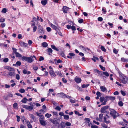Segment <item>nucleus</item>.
Masks as SVG:
<instances>
[{
	"mask_svg": "<svg viewBox=\"0 0 128 128\" xmlns=\"http://www.w3.org/2000/svg\"><path fill=\"white\" fill-rule=\"evenodd\" d=\"M120 78V82L124 84H128V78L124 76L120 72H118Z\"/></svg>",
	"mask_w": 128,
	"mask_h": 128,
	"instance_id": "f257e3e1",
	"label": "nucleus"
},
{
	"mask_svg": "<svg viewBox=\"0 0 128 128\" xmlns=\"http://www.w3.org/2000/svg\"><path fill=\"white\" fill-rule=\"evenodd\" d=\"M110 111L111 112H110V114L113 116L114 118H115L117 116H119V114L114 109H111Z\"/></svg>",
	"mask_w": 128,
	"mask_h": 128,
	"instance_id": "f03ea898",
	"label": "nucleus"
},
{
	"mask_svg": "<svg viewBox=\"0 0 128 128\" xmlns=\"http://www.w3.org/2000/svg\"><path fill=\"white\" fill-rule=\"evenodd\" d=\"M49 120L55 126H56L57 124H58L56 118L53 119L50 118L49 119Z\"/></svg>",
	"mask_w": 128,
	"mask_h": 128,
	"instance_id": "7ed1b4c3",
	"label": "nucleus"
},
{
	"mask_svg": "<svg viewBox=\"0 0 128 128\" xmlns=\"http://www.w3.org/2000/svg\"><path fill=\"white\" fill-rule=\"evenodd\" d=\"M38 33L40 34H43L44 32V31L42 26L40 25L38 26Z\"/></svg>",
	"mask_w": 128,
	"mask_h": 128,
	"instance_id": "20e7f679",
	"label": "nucleus"
},
{
	"mask_svg": "<svg viewBox=\"0 0 128 128\" xmlns=\"http://www.w3.org/2000/svg\"><path fill=\"white\" fill-rule=\"evenodd\" d=\"M23 107L25 108L27 110H29V111H31L33 109V105H32L30 106H28L26 105H23Z\"/></svg>",
	"mask_w": 128,
	"mask_h": 128,
	"instance_id": "39448f33",
	"label": "nucleus"
},
{
	"mask_svg": "<svg viewBox=\"0 0 128 128\" xmlns=\"http://www.w3.org/2000/svg\"><path fill=\"white\" fill-rule=\"evenodd\" d=\"M108 106H106L102 107L101 109L100 112H101L104 113L105 112H106L107 109L108 108Z\"/></svg>",
	"mask_w": 128,
	"mask_h": 128,
	"instance_id": "423d86ee",
	"label": "nucleus"
},
{
	"mask_svg": "<svg viewBox=\"0 0 128 128\" xmlns=\"http://www.w3.org/2000/svg\"><path fill=\"white\" fill-rule=\"evenodd\" d=\"M49 24H50V26L52 28L55 30L56 31H58V29L56 26L54 25L53 24L51 23H50Z\"/></svg>",
	"mask_w": 128,
	"mask_h": 128,
	"instance_id": "0eeeda50",
	"label": "nucleus"
},
{
	"mask_svg": "<svg viewBox=\"0 0 128 128\" xmlns=\"http://www.w3.org/2000/svg\"><path fill=\"white\" fill-rule=\"evenodd\" d=\"M39 120L40 123V124L43 126H45L46 124V122L42 120H41L39 119Z\"/></svg>",
	"mask_w": 128,
	"mask_h": 128,
	"instance_id": "6e6552de",
	"label": "nucleus"
},
{
	"mask_svg": "<svg viewBox=\"0 0 128 128\" xmlns=\"http://www.w3.org/2000/svg\"><path fill=\"white\" fill-rule=\"evenodd\" d=\"M4 68L5 69H7L11 71H14V68L8 66H4Z\"/></svg>",
	"mask_w": 128,
	"mask_h": 128,
	"instance_id": "1a4fd4ad",
	"label": "nucleus"
},
{
	"mask_svg": "<svg viewBox=\"0 0 128 128\" xmlns=\"http://www.w3.org/2000/svg\"><path fill=\"white\" fill-rule=\"evenodd\" d=\"M57 94L58 96H59L60 97L63 98H65V94L61 92L60 93H58Z\"/></svg>",
	"mask_w": 128,
	"mask_h": 128,
	"instance_id": "9d476101",
	"label": "nucleus"
},
{
	"mask_svg": "<svg viewBox=\"0 0 128 128\" xmlns=\"http://www.w3.org/2000/svg\"><path fill=\"white\" fill-rule=\"evenodd\" d=\"M69 9V8L68 7L65 6H64L62 8L63 12L65 13H67V11Z\"/></svg>",
	"mask_w": 128,
	"mask_h": 128,
	"instance_id": "9b49d317",
	"label": "nucleus"
},
{
	"mask_svg": "<svg viewBox=\"0 0 128 128\" xmlns=\"http://www.w3.org/2000/svg\"><path fill=\"white\" fill-rule=\"evenodd\" d=\"M75 82L78 83H80L81 81V79L79 78L76 77L75 78Z\"/></svg>",
	"mask_w": 128,
	"mask_h": 128,
	"instance_id": "f8f14e48",
	"label": "nucleus"
},
{
	"mask_svg": "<svg viewBox=\"0 0 128 128\" xmlns=\"http://www.w3.org/2000/svg\"><path fill=\"white\" fill-rule=\"evenodd\" d=\"M49 72L50 76L52 77H54L56 76L54 72L52 70H50Z\"/></svg>",
	"mask_w": 128,
	"mask_h": 128,
	"instance_id": "ddd939ff",
	"label": "nucleus"
},
{
	"mask_svg": "<svg viewBox=\"0 0 128 128\" xmlns=\"http://www.w3.org/2000/svg\"><path fill=\"white\" fill-rule=\"evenodd\" d=\"M27 61L29 63H31L33 62V60L31 57H28Z\"/></svg>",
	"mask_w": 128,
	"mask_h": 128,
	"instance_id": "4468645a",
	"label": "nucleus"
},
{
	"mask_svg": "<svg viewBox=\"0 0 128 128\" xmlns=\"http://www.w3.org/2000/svg\"><path fill=\"white\" fill-rule=\"evenodd\" d=\"M94 72H97L100 74L102 75V72L100 71L97 69H94Z\"/></svg>",
	"mask_w": 128,
	"mask_h": 128,
	"instance_id": "2eb2a0df",
	"label": "nucleus"
},
{
	"mask_svg": "<svg viewBox=\"0 0 128 128\" xmlns=\"http://www.w3.org/2000/svg\"><path fill=\"white\" fill-rule=\"evenodd\" d=\"M26 122L28 128H32V126L29 121H28Z\"/></svg>",
	"mask_w": 128,
	"mask_h": 128,
	"instance_id": "dca6fc26",
	"label": "nucleus"
},
{
	"mask_svg": "<svg viewBox=\"0 0 128 128\" xmlns=\"http://www.w3.org/2000/svg\"><path fill=\"white\" fill-rule=\"evenodd\" d=\"M51 47L53 49L56 50V51H58L59 50V49L57 48L54 45H51Z\"/></svg>",
	"mask_w": 128,
	"mask_h": 128,
	"instance_id": "f3484780",
	"label": "nucleus"
},
{
	"mask_svg": "<svg viewBox=\"0 0 128 128\" xmlns=\"http://www.w3.org/2000/svg\"><path fill=\"white\" fill-rule=\"evenodd\" d=\"M42 4L43 5H46L47 3V0H42L41 2Z\"/></svg>",
	"mask_w": 128,
	"mask_h": 128,
	"instance_id": "a211bd4d",
	"label": "nucleus"
},
{
	"mask_svg": "<svg viewBox=\"0 0 128 128\" xmlns=\"http://www.w3.org/2000/svg\"><path fill=\"white\" fill-rule=\"evenodd\" d=\"M48 54L50 55L52 53V50L51 48H49L48 49Z\"/></svg>",
	"mask_w": 128,
	"mask_h": 128,
	"instance_id": "6ab92c4d",
	"label": "nucleus"
},
{
	"mask_svg": "<svg viewBox=\"0 0 128 128\" xmlns=\"http://www.w3.org/2000/svg\"><path fill=\"white\" fill-rule=\"evenodd\" d=\"M8 74L10 76H14L15 74L12 71L9 72H8Z\"/></svg>",
	"mask_w": 128,
	"mask_h": 128,
	"instance_id": "aec40b11",
	"label": "nucleus"
},
{
	"mask_svg": "<svg viewBox=\"0 0 128 128\" xmlns=\"http://www.w3.org/2000/svg\"><path fill=\"white\" fill-rule=\"evenodd\" d=\"M42 45L44 47L46 48L48 46V44L46 42H44L42 44Z\"/></svg>",
	"mask_w": 128,
	"mask_h": 128,
	"instance_id": "412c9836",
	"label": "nucleus"
},
{
	"mask_svg": "<svg viewBox=\"0 0 128 128\" xmlns=\"http://www.w3.org/2000/svg\"><path fill=\"white\" fill-rule=\"evenodd\" d=\"M106 98H108L110 100H115V98L113 96H106Z\"/></svg>",
	"mask_w": 128,
	"mask_h": 128,
	"instance_id": "4be33fe9",
	"label": "nucleus"
},
{
	"mask_svg": "<svg viewBox=\"0 0 128 128\" xmlns=\"http://www.w3.org/2000/svg\"><path fill=\"white\" fill-rule=\"evenodd\" d=\"M100 89L103 92H105L106 89L105 87L103 86H100Z\"/></svg>",
	"mask_w": 128,
	"mask_h": 128,
	"instance_id": "5701e85b",
	"label": "nucleus"
},
{
	"mask_svg": "<svg viewBox=\"0 0 128 128\" xmlns=\"http://www.w3.org/2000/svg\"><path fill=\"white\" fill-rule=\"evenodd\" d=\"M21 45L24 46L26 47L28 45V44L24 42H21L20 43Z\"/></svg>",
	"mask_w": 128,
	"mask_h": 128,
	"instance_id": "b1692460",
	"label": "nucleus"
},
{
	"mask_svg": "<svg viewBox=\"0 0 128 128\" xmlns=\"http://www.w3.org/2000/svg\"><path fill=\"white\" fill-rule=\"evenodd\" d=\"M27 100H28V99H27L26 98H24L22 100V103H26V102Z\"/></svg>",
	"mask_w": 128,
	"mask_h": 128,
	"instance_id": "393cba45",
	"label": "nucleus"
},
{
	"mask_svg": "<svg viewBox=\"0 0 128 128\" xmlns=\"http://www.w3.org/2000/svg\"><path fill=\"white\" fill-rule=\"evenodd\" d=\"M121 60L122 62H128V59H125L124 58H121Z\"/></svg>",
	"mask_w": 128,
	"mask_h": 128,
	"instance_id": "a878e982",
	"label": "nucleus"
},
{
	"mask_svg": "<svg viewBox=\"0 0 128 128\" xmlns=\"http://www.w3.org/2000/svg\"><path fill=\"white\" fill-rule=\"evenodd\" d=\"M104 122L106 123L107 124H108L110 122V121L109 120L107 121L106 120L107 117L106 116H104Z\"/></svg>",
	"mask_w": 128,
	"mask_h": 128,
	"instance_id": "bb28decb",
	"label": "nucleus"
},
{
	"mask_svg": "<svg viewBox=\"0 0 128 128\" xmlns=\"http://www.w3.org/2000/svg\"><path fill=\"white\" fill-rule=\"evenodd\" d=\"M104 99L105 98L104 97H101L100 98V101L102 103V102H103V101L104 100Z\"/></svg>",
	"mask_w": 128,
	"mask_h": 128,
	"instance_id": "cd10ccee",
	"label": "nucleus"
},
{
	"mask_svg": "<svg viewBox=\"0 0 128 128\" xmlns=\"http://www.w3.org/2000/svg\"><path fill=\"white\" fill-rule=\"evenodd\" d=\"M74 112L76 114H77L78 116H80L83 115L82 114H80L77 111L75 110L74 111Z\"/></svg>",
	"mask_w": 128,
	"mask_h": 128,
	"instance_id": "c85d7f7f",
	"label": "nucleus"
},
{
	"mask_svg": "<svg viewBox=\"0 0 128 128\" xmlns=\"http://www.w3.org/2000/svg\"><path fill=\"white\" fill-rule=\"evenodd\" d=\"M56 73L58 75L62 77L63 75L62 74L61 72L58 71H56Z\"/></svg>",
	"mask_w": 128,
	"mask_h": 128,
	"instance_id": "c756f323",
	"label": "nucleus"
},
{
	"mask_svg": "<svg viewBox=\"0 0 128 128\" xmlns=\"http://www.w3.org/2000/svg\"><path fill=\"white\" fill-rule=\"evenodd\" d=\"M108 98H106L105 100L104 99V102H102L101 105H105L106 104V102L108 100Z\"/></svg>",
	"mask_w": 128,
	"mask_h": 128,
	"instance_id": "7c9ffc66",
	"label": "nucleus"
},
{
	"mask_svg": "<svg viewBox=\"0 0 128 128\" xmlns=\"http://www.w3.org/2000/svg\"><path fill=\"white\" fill-rule=\"evenodd\" d=\"M90 84H83L82 86V88H87L88 86H89Z\"/></svg>",
	"mask_w": 128,
	"mask_h": 128,
	"instance_id": "2f4dec72",
	"label": "nucleus"
},
{
	"mask_svg": "<svg viewBox=\"0 0 128 128\" xmlns=\"http://www.w3.org/2000/svg\"><path fill=\"white\" fill-rule=\"evenodd\" d=\"M60 125L61 128H64L66 126L64 122H62L60 124Z\"/></svg>",
	"mask_w": 128,
	"mask_h": 128,
	"instance_id": "473e14b6",
	"label": "nucleus"
},
{
	"mask_svg": "<svg viewBox=\"0 0 128 128\" xmlns=\"http://www.w3.org/2000/svg\"><path fill=\"white\" fill-rule=\"evenodd\" d=\"M18 104L17 103H14L13 105V106L14 108L16 109L17 108Z\"/></svg>",
	"mask_w": 128,
	"mask_h": 128,
	"instance_id": "72a5a7b5",
	"label": "nucleus"
},
{
	"mask_svg": "<svg viewBox=\"0 0 128 128\" xmlns=\"http://www.w3.org/2000/svg\"><path fill=\"white\" fill-rule=\"evenodd\" d=\"M102 74L106 76H109V74L106 72H102Z\"/></svg>",
	"mask_w": 128,
	"mask_h": 128,
	"instance_id": "f704fd0d",
	"label": "nucleus"
},
{
	"mask_svg": "<svg viewBox=\"0 0 128 128\" xmlns=\"http://www.w3.org/2000/svg\"><path fill=\"white\" fill-rule=\"evenodd\" d=\"M16 56V57H22V55L20 54L19 53L16 52L15 53Z\"/></svg>",
	"mask_w": 128,
	"mask_h": 128,
	"instance_id": "c9c22d12",
	"label": "nucleus"
},
{
	"mask_svg": "<svg viewBox=\"0 0 128 128\" xmlns=\"http://www.w3.org/2000/svg\"><path fill=\"white\" fill-rule=\"evenodd\" d=\"M45 116L46 117L48 118H49L50 116H52V115L51 114L47 113L45 114Z\"/></svg>",
	"mask_w": 128,
	"mask_h": 128,
	"instance_id": "e433bc0d",
	"label": "nucleus"
},
{
	"mask_svg": "<svg viewBox=\"0 0 128 128\" xmlns=\"http://www.w3.org/2000/svg\"><path fill=\"white\" fill-rule=\"evenodd\" d=\"M64 118L67 120L69 118V116L68 115H64Z\"/></svg>",
	"mask_w": 128,
	"mask_h": 128,
	"instance_id": "4c0bfd02",
	"label": "nucleus"
},
{
	"mask_svg": "<svg viewBox=\"0 0 128 128\" xmlns=\"http://www.w3.org/2000/svg\"><path fill=\"white\" fill-rule=\"evenodd\" d=\"M28 58V56H23L22 57V60L23 61L25 60L26 61H27Z\"/></svg>",
	"mask_w": 128,
	"mask_h": 128,
	"instance_id": "58836bf2",
	"label": "nucleus"
},
{
	"mask_svg": "<svg viewBox=\"0 0 128 128\" xmlns=\"http://www.w3.org/2000/svg\"><path fill=\"white\" fill-rule=\"evenodd\" d=\"M103 114H101L99 115V118L100 119V120H101L102 121V120L103 117Z\"/></svg>",
	"mask_w": 128,
	"mask_h": 128,
	"instance_id": "ea45409f",
	"label": "nucleus"
},
{
	"mask_svg": "<svg viewBox=\"0 0 128 128\" xmlns=\"http://www.w3.org/2000/svg\"><path fill=\"white\" fill-rule=\"evenodd\" d=\"M19 92L21 93H24L25 92V90L23 88H22L19 90Z\"/></svg>",
	"mask_w": 128,
	"mask_h": 128,
	"instance_id": "a19ab883",
	"label": "nucleus"
},
{
	"mask_svg": "<svg viewBox=\"0 0 128 128\" xmlns=\"http://www.w3.org/2000/svg\"><path fill=\"white\" fill-rule=\"evenodd\" d=\"M99 66L101 69L103 71H105V68L102 66L101 65H100Z\"/></svg>",
	"mask_w": 128,
	"mask_h": 128,
	"instance_id": "79ce46f5",
	"label": "nucleus"
},
{
	"mask_svg": "<svg viewBox=\"0 0 128 128\" xmlns=\"http://www.w3.org/2000/svg\"><path fill=\"white\" fill-rule=\"evenodd\" d=\"M96 95L100 97L101 96L102 94L100 92L98 91L96 93Z\"/></svg>",
	"mask_w": 128,
	"mask_h": 128,
	"instance_id": "37998d69",
	"label": "nucleus"
},
{
	"mask_svg": "<svg viewBox=\"0 0 128 128\" xmlns=\"http://www.w3.org/2000/svg\"><path fill=\"white\" fill-rule=\"evenodd\" d=\"M60 55L62 57H64V58L65 57V54L62 51L61 52V53H60Z\"/></svg>",
	"mask_w": 128,
	"mask_h": 128,
	"instance_id": "c03bdc74",
	"label": "nucleus"
},
{
	"mask_svg": "<svg viewBox=\"0 0 128 128\" xmlns=\"http://www.w3.org/2000/svg\"><path fill=\"white\" fill-rule=\"evenodd\" d=\"M101 49L102 51L104 52H106V49L104 46H101Z\"/></svg>",
	"mask_w": 128,
	"mask_h": 128,
	"instance_id": "a18cd8bd",
	"label": "nucleus"
},
{
	"mask_svg": "<svg viewBox=\"0 0 128 128\" xmlns=\"http://www.w3.org/2000/svg\"><path fill=\"white\" fill-rule=\"evenodd\" d=\"M6 12V8H4L2 10V12L4 13H5Z\"/></svg>",
	"mask_w": 128,
	"mask_h": 128,
	"instance_id": "49530a36",
	"label": "nucleus"
},
{
	"mask_svg": "<svg viewBox=\"0 0 128 128\" xmlns=\"http://www.w3.org/2000/svg\"><path fill=\"white\" fill-rule=\"evenodd\" d=\"M65 125L67 126H69L71 125V123L70 122H67L66 123Z\"/></svg>",
	"mask_w": 128,
	"mask_h": 128,
	"instance_id": "de8ad7c7",
	"label": "nucleus"
},
{
	"mask_svg": "<svg viewBox=\"0 0 128 128\" xmlns=\"http://www.w3.org/2000/svg\"><path fill=\"white\" fill-rule=\"evenodd\" d=\"M120 92L121 94L124 96L126 95V93L122 90L120 91Z\"/></svg>",
	"mask_w": 128,
	"mask_h": 128,
	"instance_id": "09e8293b",
	"label": "nucleus"
},
{
	"mask_svg": "<svg viewBox=\"0 0 128 128\" xmlns=\"http://www.w3.org/2000/svg\"><path fill=\"white\" fill-rule=\"evenodd\" d=\"M69 55L70 56H73L75 55V54L73 53L70 52L69 54Z\"/></svg>",
	"mask_w": 128,
	"mask_h": 128,
	"instance_id": "8fccbe9b",
	"label": "nucleus"
},
{
	"mask_svg": "<svg viewBox=\"0 0 128 128\" xmlns=\"http://www.w3.org/2000/svg\"><path fill=\"white\" fill-rule=\"evenodd\" d=\"M33 68L34 70H38V68L36 66H33Z\"/></svg>",
	"mask_w": 128,
	"mask_h": 128,
	"instance_id": "3c124183",
	"label": "nucleus"
},
{
	"mask_svg": "<svg viewBox=\"0 0 128 128\" xmlns=\"http://www.w3.org/2000/svg\"><path fill=\"white\" fill-rule=\"evenodd\" d=\"M71 28L72 30H76V27L74 26H72L71 27Z\"/></svg>",
	"mask_w": 128,
	"mask_h": 128,
	"instance_id": "603ef678",
	"label": "nucleus"
},
{
	"mask_svg": "<svg viewBox=\"0 0 128 128\" xmlns=\"http://www.w3.org/2000/svg\"><path fill=\"white\" fill-rule=\"evenodd\" d=\"M118 104L120 106H122L123 105V103L122 101L119 102H118Z\"/></svg>",
	"mask_w": 128,
	"mask_h": 128,
	"instance_id": "864d4df0",
	"label": "nucleus"
},
{
	"mask_svg": "<svg viewBox=\"0 0 128 128\" xmlns=\"http://www.w3.org/2000/svg\"><path fill=\"white\" fill-rule=\"evenodd\" d=\"M113 52L115 54H117L118 52V51L116 50V48H114L113 49Z\"/></svg>",
	"mask_w": 128,
	"mask_h": 128,
	"instance_id": "5fc2aeb1",
	"label": "nucleus"
},
{
	"mask_svg": "<svg viewBox=\"0 0 128 128\" xmlns=\"http://www.w3.org/2000/svg\"><path fill=\"white\" fill-rule=\"evenodd\" d=\"M102 126L104 128H107L108 126H107L104 124H103L102 125Z\"/></svg>",
	"mask_w": 128,
	"mask_h": 128,
	"instance_id": "6e6d98bb",
	"label": "nucleus"
},
{
	"mask_svg": "<svg viewBox=\"0 0 128 128\" xmlns=\"http://www.w3.org/2000/svg\"><path fill=\"white\" fill-rule=\"evenodd\" d=\"M44 60V58L42 56H40L39 58V60L40 61L42 60Z\"/></svg>",
	"mask_w": 128,
	"mask_h": 128,
	"instance_id": "4d7b16f0",
	"label": "nucleus"
},
{
	"mask_svg": "<svg viewBox=\"0 0 128 128\" xmlns=\"http://www.w3.org/2000/svg\"><path fill=\"white\" fill-rule=\"evenodd\" d=\"M55 109L58 111H60L61 109L60 108L59 106H57L55 108Z\"/></svg>",
	"mask_w": 128,
	"mask_h": 128,
	"instance_id": "13d9d810",
	"label": "nucleus"
},
{
	"mask_svg": "<svg viewBox=\"0 0 128 128\" xmlns=\"http://www.w3.org/2000/svg\"><path fill=\"white\" fill-rule=\"evenodd\" d=\"M8 60V58H4L3 60V61L4 62H7Z\"/></svg>",
	"mask_w": 128,
	"mask_h": 128,
	"instance_id": "bf43d9fd",
	"label": "nucleus"
},
{
	"mask_svg": "<svg viewBox=\"0 0 128 128\" xmlns=\"http://www.w3.org/2000/svg\"><path fill=\"white\" fill-rule=\"evenodd\" d=\"M70 102L72 103H74L76 102V100H70Z\"/></svg>",
	"mask_w": 128,
	"mask_h": 128,
	"instance_id": "052dcab7",
	"label": "nucleus"
},
{
	"mask_svg": "<svg viewBox=\"0 0 128 128\" xmlns=\"http://www.w3.org/2000/svg\"><path fill=\"white\" fill-rule=\"evenodd\" d=\"M52 113L53 114V115L54 116H58V113L57 112H52Z\"/></svg>",
	"mask_w": 128,
	"mask_h": 128,
	"instance_id": "680f3d73",
	"label": "nucleus"
},
{
	"mask_svg": "<svg viewBox=\"0 0 128 128\" xmlns=\"http://www.w3.org/2000/svg\"><path fill=\"white\" fill-rule=\"evenodd\" d=\"M98 20L100 21H102L103 20L102 18L100 17L98 18Z\"/></svg>",
	"mask_w": 128,
	"mask_h": 128,
	"instance_id": "e2e57ef3",
	"label": "nucleus"
},
{
	"mask_svg": "<svg viewBox=\"0 0 128 128\" xmlns=\"http://www.w3.org/2000/svg\"><path fill=\"white\" fill-rule=\"evenodd\" d=\"M16 64L18 65V66H20L21 65V62L19 61H17L16 63Z\"/></svg>",
	"mask_w": 128,
	"mask_h": 128,
	"instance_id": "0e129e2a",
	"label": "nucleus"
},
{
	"mask_svg": "<svg viewBox=\"0 0 128 128\" xmlns=\"http://www.w3.org/2000/svg\"><path fill=\"white\" fill-rule=\"evenodd\" d=\"M62 80L63 82L66 83L67 82L66 80L64 78H63L62 79Z\"/></svg>",
	"mask_w": 128,
	"mask_h": 128,
	"instance_id": "69168bd1",
	"label": "nucleus"
},
{
	"mask_svg": "<svg viewBox=\"0 0 128 128\" xmlns=\"http://www.w3.org/2000/svg\"><path fill=\"white\" fill-rule=\"evenodd\" d=\"M5 21V19L4 18H2L0 19V22H3Z\"/></svg>",
	"mask_w": 128,
	"mask_h": 128,
	"instance_id": "338daca9",
	"label": "nucleus"
},
{
	"mask_svg": "<svg viewBox=\"0 0 128 128\" xmlns=\"http://www.w3.org/2000/svg\"><path fill=\"white\" fill-rule=\"evenodd\" d=\"M98 126L96 125H92L91 126L92 128H98Z\"/></svg>",
	"mask_w": 128,
	"mask_h": 128,
	"instance_id": "774afa93",
	"label": "nucleus"
}]
</instances>
